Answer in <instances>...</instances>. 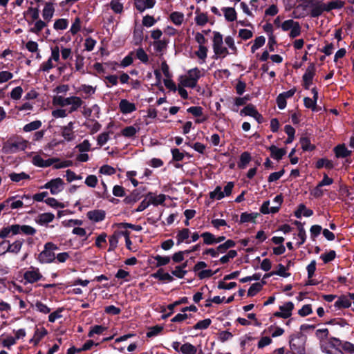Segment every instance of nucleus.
I'll list each match as a JSON object with an SVG mask.
<instances>
[{"label": "nucleus", "mask_w": 354, "mask_h": 354, "mask_svg": "<svg viewBox=\"0 0 354 354\" xmlns=\"http://www.w3.org/2000/svg\"><path fill=\"white\" fill-rule=\"evenodd\" d=\"M24 243V240L23 239H18L12 243L8 241V252L17 254L21 251Z\"/></svg>", "instance_id": "obj_24"}, {"label": "nucleus", "mask_w": 354, "mask_h": 354, "mask_svg": "<svg viewBox=\"0 0 354 354\" xmlns=\"http://www.w3.org/2000/svg\"><path fill=\"white\" fill-rule=\"evenodd\" d=\"M107 329L106 327H104L102 325H95L90 328V330L88 333V336L89 337H93L95 335H101Z\"/></svg>", "instance_id": "obj_51"}, {"label": "nucleus", "mask_w": 354, "mask_h": 354, "mask_svg": "<svg viewBox=\"0 0 354 354\" xmlns=\"http://www.w3.org/2000/svg\"><path fill=\"white\" fill-rule=\"evenodd\" d=\"M47 21L39 19L37 21H33V23H31V25H32V26L30 28L29 31L32 33L38 35L40 33V32L47 26Z\"/></svg>", "instance_id": "obj_30"}, {"label": "nucleus", "mask_w": 354, "mask_h": 354, "mask_svg": "<svg viewBox=\"0 0 354 354\" xmlns=\"http://www.w3.org/2000/svg\"><path fill=\"white\" fill-rule=\"evenodd\" d=\"M140 128L135 126H129L121 131V134L126 138H132L139 131Z\"/></svg>", "instance_id": "obj_41"}, {"label": "nucleus", "mask_w": 354, "mask_h": 354, "mask_svg": "<svg viewBox=\"0 0 354 354\" xmlns=\"http://www.w3.org/2000/svg\"><path fill=\"white\" fill-rule=\"evenodd\" d=\"M294 309V304L288 301L279 306L280 311L274 313V316L287 319L292 315V311Z\"/></svg>", "instance_id": "obj_10"}, {"label": "nucleus", "mask_w": 354, "mask_h": 354, "mask_svg": "<svg viewBox=\"0 0 354 354\" xmlns=\"http://www.w3.org/2000/svg\"><path fill=\"white\" fill-rule=\"evenodd\" d=\"M59 54L63 60H71L73 58L72 50L70 48L62 46L59 48Z\"/></svg>", "instance_id": "obj_58"}, {"label": "nucleus", "mask_w": 354, "mask_h": 354, "mask_svg": "<svg viewBox=\"0 0 354 354\" xmlns=\"http://www.w3.org/2000/svg\"><path fill=\"white\" fill-rule=\"evenodd\" d=\"M286 270H287L286 268L283 265L279 264L277 266V270L272 271V272L266 274L264 277H271L273 275H278V276L283 277H288L290 276V273L287 272Z\"/></svg>", "instance_id": "obj_38"}, {"label": "nucleus", "mask_w": 354, "mask_h": 354, "mask_svg": "<svg viewBox=\"0 0 354 354\" xmlns=\"http://www.w3.org/2000/svg\"><path fill=\"white\" fill-rule=\"evenodd\" d=\"M43 275L38 268L30 266L24 273L25 283H34L40 281Z\"/></svg>", "instance_id": "obj_6"}, {"label": "nucleus", "mask_w": 354, "mask_h": 354, "mask_svg": "<svg viewBox=\"0 0 354 354\" xmlns=\"http://www.w3.org/2000/svg\"><path fill=\"white\" fill-rule=\"evenodd\" d=\"M224 41L226 46L229 48L230 50L231 51L230 53L236 55L237 53V48L235 45L233 37L230 35L225 37Z\"/></svg>", "instance_id": "obj_48"}, {"label": "nucleus", "mask_w": 354, "mask_h": 354, "mask_svg": "<svg viewBox=\"0 0 354 354\" xmlns=\"http://www.w3.org/2000/svg\"><path fill=\"white\" fill-rule=\"evenodd\" d=\"M201 236L203 239L204 244L208 245L216 244V236L211 232H203L201 234Z\"/></svg>", "instance_id": "obj_50"}, {"label": "nucleus", "mask_w": 354, "mask_h": 354, "mask_svg": "<svg viewBox=\"0 0 354 354\" xmlns=\"http://www.w3.org/2000/svg\"><path fill=\"white\" fill-rule=\"evenodd\" d=\"M313 214V210L306 208L304 204H300L297 210L295 212V215L297 218H301V216L309 217Z\"/></svg>", "instance_id": "obj_39"}, {"label": "nucleus", "mask_w": 354, "mask_h": 354, "mask_svg": "<svg viewBox=\"0 0 354 354\" xmlns=\"http://www.w3.org/2000/svg\"><path fill=\"white\" fill-rule=\"evenodd\" d=\"M151 276L158 280L172 281L173 277L168 272H164L162 269H159L156 272L151 274Z\"/></svg>", "instance_id": "obj_40"}, {"label": "nucleus", "mask_w": 354, "mask_h": 354, "mask_svg": "<svg viewBox=\"0 0 354 354\" xmlns=\"http://www.w3.org/2000/svg\"><path fill=\"white\" fill-rule=\"evenodd\" d=\"M69 91V86L67 84H62L55 87L53 90L55 95L52 99V103L55 106V100L58 97H62L63 98H66V95Z\"/></svg>", "instance_id": "obj_18"}, {"label": "nucleus", "mask_w": 354, "mask_h": 354, "mask_svg": "<svg viewBox=\"0 0 354 354\" xmlns=\"http://www.w3.org/2000/svg\"><path fill=\"white\" fill-rule=\"evenodd\" d=\"M324 12H326V3L322 1L310 10V15L312 17H317Z\"/></svg>", "instance_id": "obj_43"}, {"label": "nucleus", "mask_w": 354, "mask_h": 354, "mask_svg": "<svg viewBox=\"0 0 354 354\" xmlns=\"http://www.w3.org/2000/svg\"><path fill=\"white\" fill-rule=\"evenodd\" d=\"M147 196L150 202V204L153 205L154 206L162 205L166 199V196L162 194L155 195L152 193H149Z\"/></svg>", "instance_id": "obj_32"}, {"label": "nucleus", "mask_w": 354, "mask_h": 354, "mask_svg": "<svg viewBox=\"0 0 354 354\" xmlns=\"http://www.w3.org/2000/svg\"><path fill=\"white\" fill-rule=\"evenodd\" d=\"M328 330L327 328H319L316 330V336L320 340V345L322 343L327 341L328 336Z\"/></svg>", "instance_id": "obj_59"}, {"label": "nucleus", "mask_w": 354, "mask_h": 354, "mask_svg": "<svg viewBox=\"0 0 354 354\" xmlns=\"http://www.w3.org/2000/svg\"><path fill=\"white\" fill-rule=\"evenodd\" d=\"M136 57L143 64L148 63L149 57L142 48H139L136 51Z\"/></svg>", "instance_id": "obj_61"}, {"label": "nucleus", "mask_w": 354, "mask_h": 354, "mask_svg": "<svg viewBox=\"0 0 354 354\" xmlns=\"http://www.w3.org/2000/svg\"><path fill=\"white\" fill-rule=\"evenodd\" d=\"M260 211L263 214H270V213L274 214L279 211V207L273 206V207H270V201H266L263 202V203L262 204V205L260 208Z\"/></svg>", "instance_id": "obj_42"}, {"label": "nucleus", "mask_w": 354, "mask_h": 354, "mask_svg": "<svg viewBox=\"0 0 354 354\" xmlns=\"http://www.w3.org/2000/svg\"><path fill=\"white\" fill-rule=\"evenodd\" d=\"M17 227H18V234L22 233L26 235H34L36 233V230L30 225L17 224Z\"/></svg>", "instance_id": "obj_44"}, {"label": "nucleus", "mask_w": 354, "mask_h": 354, "mask_svg": "<svg viewBox=\"0 0 354 354\" xmlns=\"http://www.w3.org/2000/svg\"><path fill=\"white\" fill-rule=\"evenodd\" d=\"M334 306L337 309L346 308L351 306V301L348 296L342 295L336 300Z\"/></svg>", "instance_id": "obj_31"}, {"label": "nucleus", "mask_w": 354, "mask_h": 354, "mask_svg": "<svg viewBox=\"0 0 354 354\" xmlns=\"http://www.w3.org/2000/svg\"><path fill=\"white\" fill-rule=\"evenodd\" d=\"M324 0H300V3L296 6L292 15L295 18L299 19L306 15V9L310 8V10Z\"/></svg>", "instance_id": "obj_4"}, {"label": "nucleus", "mask_w": 354, "mask_h": 354, "mask_svg": "<svg viewBox=\"0 0 354 354\" xmlns=\"http://www.w3.org/2000/svg\"><path fill=\"white\" fill-rule=\"evenodd\" d=\"M87 217L89 220L93 222H100L104 219L105 218V212L103 210H93L87 212Z\"/></svg>", "instance_id": "obj_23"}, {"label": "nucleus", "mask_w": 354, "mask_h": 354, "mask_svg": "<svg viewBox=\"0 0 354 354\" xmlns=\"http://www.w3.org/2000/svg\"><path fill=\"white\" fill-rule=\"evenodd\" d=\"M30 195L14 196L9 197L5 201V203L10 206L12 209H19L24 207V201H30Z\"/></svg>", "instance_id": "obj_7"}, {"label": "nucleus", "mask_w": 354, "mask_h": 354, "mask_svg": "<svg viewBox=\"0 0 354 354\" xmlns=\"http://www.w3.org/2000/svg\"><path fill=\"white\" fill-rule=\"evenodd\" d=\"M119 109L122 114L127 115L136 111V104L129 102L127 99H122L118 105Z\"/></svg>", "instance_id": "obj_15"}, {"label": "nucleus", "mask_w": 354, "mask_h": 354, "mask_svg": "<svg viewBox=\"0 0 354 354\" xmlns=\"http://www.w3.org/2000/svg\"><path fill=\"white\" fill-rule=\"evenodd\" d=\"M58 161L57 159L55 158H49L47 160H44L42 157L39 154H35L32 156V163L39 167H48L51 166L53 163Z\"/></svg>", "instance_id": "obj_14"}, {"label": "nucleus", "mask_w": 354, "mask_h": 354, "mask_svg": "<svg viewBox=\"0 0 354 354\" xmlns=\"http://www.w3.org/2000/svg\"><path fill=\"white\" fill-rule=\"evenodd\" d=\"M26 147V146H20L19 143L11 142L5 144L3 147V150L5 153H14L19 151L24 150Z\"/></svg>", "instance_id": "obj_25"}, {"label": "nucleus", "mask_w": 354, "mask_h": 354, "mask_svg": "<svg viewBox=\"0 0 354 354\" xmlns=\"http://www.w3.org/2000/svg\"><path fill=\"white\" fill-rule=\"evenodd\" d=\"M153 258L154 259V260L156 261V267H160V266H166L171 261V258L169 257H168V256L162 257V256H160V255H156Z\"/></svg>", "instance_id": "obj_60"}, {"label": "nucleus", "mask_w": 354, "mask_h": 354, "mask_svg": "<svg viewBox=\"0 0 354 354\" xmlns=\"http://www.w3.org/2000/svg\"><path fill=\"white\" fill-rule=\"evenodd\" d=\"M324 344L327 345V346H328V348L330 349H334L336 347L340 346L342 343L339 339L335 338V337H332V338L328 339L325 342L322 343V344H321L322 350V346Z\"/></svg>", "instance_id": "obj_55"}, {"label": "nucleus", "mask_w": 354, "mask_h": 354, "mask_svg": "<svg viewBox=\"0 0 354 354\" xmlns=\"http://www.w3.org/2000/svg\"><path fill=\"white\" fill-rule=\"evenodd\" d=\"M169 39L163 37L162 39L153 41L150 45L153 47L154 52L158 55H163L167 48Z\"/></svg>", "instance_id": "obj_12"}, {"label": "nucleus", "mask_w": 354, "mask_h": 354, "mask_svg": "<svg viewBox=\"0 0 354 354\" xmlns=\"http://www.w3.org/2000/svg\"><path fill=\"white\" fill-rule=\"evenodd\" d=\"M190 235V230L188 228H183L179 230L176 236V244L178 245L185 241L189 243L191 241H187Z\"/></svg>", "instance_id": "obj_28"}, {"label": "nucleus", "mask_w": 354, "mask_h": 354, "mask_svg": "<svg viewBox=\"0 0 354 354\" xmlns=\"http://www.w3.org/2000/svg\"><path fill=\"white\" fill-rule=\"evenodd\" d=\"M96 89V86L84 84L78 87L77 91L84 95V98L87 99L95 94Z\"/></svg>", "instance_id": "obj_21"}, {"label": "nucleus", "mask_w": 354, "mask_h": 354, "mask_svg": "<svg viewBox=\"0 0 354 354\" xmlns=\"http://www.w3.org/2000/svg\"><path fill=\"white\" fill-rule=\"evenodd\" d=\"M224 197L225 194L220 186H217L214 191L209 192V198L211 199L221 200Z\"/></svg>", "instance_id": "obj_64"}, {"label": "nucleus", "mask_w": 354, "mask_h": 354, "mask_svg": "<svg viewBox=\"0 0 354 354\" xmlns=\"http://www.w3.org/2000/svg\"><path fill=\"white\" fill-rule=\"evenodd\" d=\"M281 28L284 32L290 30L289 37L290 38H295L299 36L301 32V28L299 23L293 19H288L282 22Z\"/></svg>", "instance_id": "obj_5"}, {"label": "nucleus", "mask_w": 354, "mask_h": 354, "mask_svg": "<svg viewBox=\"0 0 354 354\" xmlns=\"http://www.w3.org/2000/svg\"><path fill=\"white\" fill-rule=\"evenodd\" d=\"M344 6V2L340 0H334L328 3H326V12H330L333 10L340 9Z\"/></svg>", "instance_id": "obj_49"}, {"label": "nucleus", "mask_w": 354, "mask_h": 354, "mask_svg": "<svg viewBox=\"0 0 354 354\" xmlns=\"http://www.w3.org/2000/svg\"><path fill=\"white\" fill-rule=\"evenodd\" d=\"M37 259L41 263H50L55 260V254L44 248V250L39 253Z\"/></svg>", "instance_id": "obj_16"}, {"label": "nucleus", "mask_w": 354, "mask_h": 354, "mask_svg": "<svg viewBox=\"0 0 354 354\" xmlns=\"http://www.w3.org/2000/svg\"><path fill=\"white\" fill-rule=\"evenodd\" d=\"M315 66L313 63L310 64L306 68V72L302 77L304 86L306 89H309L310 85L312 84L313 77L315 75Z\"/></svg>", "instance_id": "obj_9"}, {"label": "nucleus", "mask_w": 354, "mask_h": 354, "mask_svg": "<svg viewBox=\"0 0 354 354\" xmlns=\"http://www.w3.org/2000/svg\"><path fill=\"white\" fill-rule=\"evenodd\" d=\"M207 52L208 48L206 46H198V50L194 52V55L197 57L200 64H203L206 62Z\"/></svg>", "instance_id": "obj_27"}, {"label": "nucleus", "mask_w": 354, "mask_h": 354, "mask_svg": "<svg viewBox=\"0 0 354 354\" xmlns=\"http://www.w3.org/2000/svg\"><path fill=\"white\" fill-rule=\"evenodd\" d=\"M180 351L183 354H196L197 348L190 343H185L180 346Z\"/></svg>", "instance_id": "obj_45"}, {"label": "nucleus", "mask_w": 354, "mask_h": 354, "mask_svg": "<svg viewBox=\"0 0 354 354\" xmlns=\"http://www.w3.org/2000/svg\"><path fill=\"white\" fill-rule=\"evenodd\" d=\"M64 107H60L59 109H56L52 111V116L54 118H64L68 116L70 113L66 109H63Z\"/></svg>", "instance_id": "obj_57"}, {"label": "nucleus", "mask_w": 354, "mask_h": 354, "mask_svg": "<svg viewBox=\"0 0 354 354\" xmlns=\"http://www.w3.org/2000/svg\"><path fill=\"white\" fill-rule=\"evenodd\" d=\"M257 111V110L256 109V108L254 107V106L253 104H248L246 106H245L241 111H240V115L241 116H246V115H248V116H251V117H253L254 115L256 113V112Z\"/></svg>", "instance_id": "obj_56"}, {"label": "nucleus", "mask_w": 354, "mask_h": 354, "mask_svg": "<svg viewBox=\"0 0 354 354\" xmlns=\"http://www.w3.org/2000/svg\"><path fill=\"white\" fill-rule=\"evenodd\" d=\"M50 59L58 64L60 61L59 47L55 46L50 48V55L49 57Z\"/></svg>", "instance_id": "obj_62"}, {"label": "nucleus", "mask_w": 354, "mask_h": 354, "mask_svg": "<svg viewBox=\"0 0 354 354\" xmlns=\"http://www.w3.org/2000/svg\"><path fill=\"white\" fill-rule=\"evenodd\" d=\"M109 6L111 9L116 14H121L124 10L123 3L120 2V0H111Z\"/></svg>", "instance_id": "obj_46"}, {"label": "nucleus", "mask_w": 354, "mask_h": 354, "mask_svg": "<svg viewBox=\"0 0 354 354\" xmlns=\"http://www.w3.org/2000/svg\"><path fill=\"white\" fill-rule=\"evenodd\" d=\"M248 100L249 97L248 96H244L243 97H236L234 100V105L231 108L232 111L237 112L239 106L245 104Z\"/></svg>", "instance_id": "obj_53"}, {"label": "nucleus", "mask_w": 354, "mask_h": 354, "mask_svg": "<svg viewBox=\"0 0 354 354\" xmlns=\"http://www.w3.org/2000/svg\"><path fill=\"white\" fill-rule=\"evenodd\" d=\"M135 7L140 12H142L147 9L152 8L155 4V0H135Z\"/></svg>", "instance_id": "obj_17"}, {"label": "nucleus", "mask_w": 354, "mask_h": 354, "mask_svg": "<svg viewBox=\"0 0 354 354\" xmlns=\"http://www.w3.org/2000/svg\"><path fill=\"white\" fill-rule=\"evenodd\" d=\"M43 187L49 189L52 194L56 195L64 189V183L62 178H57L46 183Z\"/></svg>", "instance_id": "obj_8"}, {"label": "nucleus", "mask_w": 354, "mask_h": 354, "mask_svg": "<svg viewBox=\"0 0 354 354\" xmlns=\"http://www.w3.org/2000/svg\"><path fill=\"white\" fill-rule=\"evenodd\" d=\"M74 122L71 121L66 125L61 127V134L64 140L71 142L75 138V134L73 131Z\"/></svg>", "instance_id": "obj_11"}, {"label": "nucleus", "mask_w": 354, "mask_h": 354, "mask_svg": "<svg viewBox=\"0 0 354 354\" xmlns=\"http://www.w3.org/2000/svg\"><path fill=\"white\" fill-rule=\"evenodd\" d=\"M24 16L30 19L27 21L28 25H31V23L39 19V10L38 8L29 7L24 12Z\"/></svg>", "instance_id": "obj_22"}, {"label": "nucleus", "mask_w": 354, "mask_h": 354, "mask_svg": "<svg viewBox=\"0 0 354 354\" xmlns=\"http://www.w3.org/2000/svg\"><path fill=\"white\" fill-rule=\"evenodd\" d=\"M225 19L227 21H234L237 18V14L234 8L223 7L221 8Z\"/></svg>", "instance_id": "obj_29"}, {"label": "nucleus", "mask_w": 354, "mask_h": 354, "mask_svg": "<svg viewBox=\"0 0 354 354\" xmlns=\"http://www.w3.org/2000/svg\"><path fill=\"white\" fill-rule=\"evenodd\" d=\"M10 179L15 183H19L22 180H29L30 176L29 174L22 171L20 173H10L9 174Z\"/></svg>", "instance_id": "obj_35"}, {"label": "nucleus", "mask_w": 354, "mask_h": 354, "mask_svg": "<svg viewBox=\"0 0 354 354\" xmlns=\"http://www.w3.org/2000/svg\"><path fill=\"white\" fill-rule=\"evenodd\" d=\"M334 151L337 158H346L351 154V151L344 145H337L335 147Z\"/></svg>", "instance_id": "obj_36"}, {"label": "nucleus", "mask_w": 354, "mask_h": 354, "mask_svg": "<svg viewBox=\"0 0 354 354\" xmlns=\"http://www.w3.org/2000/svg\"><path fill=\"white\" fill-rule=\"evenodd\" d=\"M110 139V131L102 132L97 136V144L100 147L104 145Z\"/></svg>", "instance_id": "obj_54"}, {"label": "nucleus", "mask_w": 354, "mask_h": 354, "mask_svg": "<svg viewBox=\"0 0 354 354\" xmlns=\"http://www.w3.org/2000/svg\"><path fill=\"white\" fill-rule=\"evenodd\" d=\"M212 48L215 55L219 58H224L230 54L228 49L223 46V37L219 32H213Z\"/></svg>", "instance_id": "obj_3"}, {"label": "nucleus", "mask_w": 354, "mask_h": 354, "mask_svg": "<svg viewBox=\"0 0 354 354\" xmlns=\"http://www.w3.org/2000/svg\"><path fill=\"white\" fill-rule=\"evenodd\" d=\"M195 15L194 21L196 25L203 26L208 22V16L207 13L201 12L197 10Z\"/></svg>", "instance_id": "obj_37"}, {"label": "nucleus", "mask_w": 354, "mask_h": 354, "mask_svg": "<svg viewBox=\"0 0 354 354\" xmlns=\"http://www.w3.org/2000/svg\"><path fill=\"white\" fill-rule=\"evenodd\" d=\"M56 66L55 62L50 59H48L47 61L44 62L41 65L39 70L43 72H49L50 70L55 68Z\"/></svg>", "instance_id": "obj_63"}, {"label": "nucleus", "mask_w": 354, "mask_h": 354, "mask_svg": "<svg viewBox=\"0 0 354 354\" xmlns=\"http://www.w3.org/2000/svg\"><path fill=\"white\" fill-rule=\"evenodd\" d=\"M269 150L271 153V156L275 160H281L282 157L286 153V151L283 148H278L275 145H271L269 147Z\"/></svg>", "instance_id": "obj_33"}, {"label": "nucleus", "mask_w": 354, "mask_h": 354, "mask_svg": "<svg viewBox=\"0 0 354 354\" xmlns=\"http://www.w3.org/2000/svg\"><path fill=\"white\" fill-rule=\"evenodd\" d=\"M18 234V227L17 224L4 227L0 230V238L6 240L7 237Z\"/></svg>", "instance_id": "obj_19"}, {"label": "nucleus", "mask_w": 354, "mask_h": 354, "mask_svg": "<svg viewBox=\"0 0 354 354\" xmlns=\"http://www.w3.org/2000/svg\"><path fill=\"white\" fill-rule=\"evenodd\" d=\"M205 74L203 69L198 67L187 71L185 75L179 77L178 81L183 87L194 88L196 87L198 80Z\"/></svg>", "instance_id": "obj_1"}, {"label": "nucleus", "mask_w": 354, "mask_h": 354, "mask_svg": "<svg viewBox=\"0 0 354 354\" xmlns=\"http://www.w3.org/2000/svg\"><path fill=\"white\" fill-rule=\"evenodd\" d=\"M40 120H35L24 126L23 130L25 132H30L39 129L41 127Z\"/></svg>", "instance_id": "obj_47"}, {"label": "nucleus", "mask_w": 354, "mask_h": 354, "mask_svg": "<svg viewBox=\"0 0 354 354\" xmlns=\"http://www.w3.org/2000/svg\"><path fill=\"white\" fill-rule=\"evenodd\" d=\"M169 19L174 24L180 26L184 22L185 15L183 12L175 11L170 14Z\"/></svg>", "instance_id": "obj_34"}, {"label": "nucleus", "mask_w": 354, "mask_h": 354, "mask_svg": "<svg viewBox=\"0 0 354 354\" xmlns=\"http://www.w3.org/2000/svg\"><path fill=\"white\" fill-rule=\"evenodd\" d=\"M55 10V3L53 1L46 2L41 14L43 19L48 23L50 21L54 16Z\"/></svg>", "instance_id": "obj_13"}, {"label": "nucleus", "mask_w": 354, "mask_h": 354, "mask_svg": "<svg viewBox=\"0 0 354 354\" xmlns=\"http://www.w3.org/2000/svg\"><path fill=\"white\" fill-rule=\"evenodd\" d=\"M250 154L248 152H243L240 156V161L238 163V167L240 169H244L246 167L247 165L250 162Z\"/></svg>", "instance_id": "obj_52"}, {"label": "nucleus", "mask_w": 354, "mask_h": 354, "mask_svg": "<svg viewBox=\"0 0 354 354\" xmlns=\"http://www.w3.org/2000/svg\"><path fill=\"white\" fill-rule=\"evenodd\" d=\"M250 5L255 16L263 12V8L267 6V0H250Z\"/></svg>", "instance_id": "obj_20"}, {"label": "nucleus", "mask_w": 354, "mask_h": 354, "mask_svg": "<svg viewBox=\"0 0 354 354\" xmlns=\"http://www.w3.org/2000/svg\"><path fill=\"white\" fill-rule=\"evenodd\" d=\"M55 101V106L59 107H68L66 109L71 113L77 111L84 104L82 99L76 95H71L66 97V98L57 97Z\"/></svg>", "instance_id": "obj_2"}, {"label": "nucleus", "mask_w": 354, "mask_h": 354, "mask_svg": "<svg viewBox=\"0 0 354 354\" xmlns=\"http://www.w3.org/2000/svg\"><path fill=\"white\" fill-rule=\"evenodd\" d=\"M54 218L55 215L53 213L46 212L39 214L35 221L38 224L44 225L51 223Z\"/></svg>", "instance_id": "obj_26"}]
</instances>
